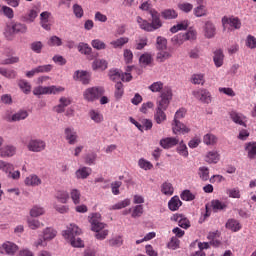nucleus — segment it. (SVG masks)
I'll return each instance as SVG.
<instances>
[{"label": "nucleus", "mask_w": 256, "mask_h": 256, "mask_svg": "<svg viewBox=\"0 0 256 256\" xmlns=\"http://www.w3.org/2000/svg\"><path fill=\"white\" fill-rule=\"evenodd\" d=\"M78 51L79 53H82V55H91L93 49L89 44L81 42L78 44Z\"/></svg>", "instance_id": "45"}, {"label": "nucleus", "mask_w": 256, "mask_h": 256, "mask_svg": "<svg viewBox=\"0 0 256 256\" xmlns=\"http://www.w3.org/2000/svg\"><path fill=\"white\" fill-rule=\"evenodd\" d=\"M109 78L116 83H120L119 81H126L128 83L133 79V76L129 72L123 73L119 69H112L109 71Z\"/></svg>", "instance_id": "5"}, {"label": "nucleus", "mask_w": 256, "mask_h": 256, "mask_svg": "<svg viewBox=\"0 0 256 256\" xmlns=\"http://www.w3.org/2000/svg\"><path fill=\"white\" fill-rule=\"evenodd\" d=\"M172 54L169 51H165V50H159V52L156 55V61L158 63H165V61H167V59H171Z\"/></svg>", "instance_id": "27"}, {"label": "nucleus", "mask_w": 256, "mask_h": 256, "mask_svg": "<svg viewBox=\"0 0 256 256\" xmlns=\"http://www.w3.org/2000/svg\"><path fill=\"white\" fill-rule=\"evenodd\" d=\"M0 75L6 77L7 79H15L17 77V72L12 69L0 68Z\"/></svg>", "instance_id": "42"}, {"label": "nucleus", "mask_w": 256, "mask_h": 256, "mask_svg": "<svg viewBox=\"0 0 256 256\" xmlns=\"http://www.w3.org/2000/svg\"><path fill=\"white\" fill-rule=\"evenodd\" d=\"M174 221H177L179 227L182 229H189L191 227V222L183 215H176L174 216Z\"/></svg>", "instance_id": "18"}, {"label": "nucleus", "mask_w": 256, "mask_h": 256, "mask_svg": "<svg viewBox=\"0 0 256 256\" xmlns=\"http://www.w3.org/2000/svg\"><path fill=\"white\" fill-rule=\"evenodd\" d=\"M127 43H129V38L121 37L117 40L110 42V45H112L114 49H121L124 45H127Z\"/></svg>", "instance_id": "34"}, {"label": "nucleus", "mask_w": 256, "mask_h": 256, "mask_svg": "<svg viewBox=\"0 0 256 256\" xmlns=\"http://www.w3.org/2000/svg\"><path fill=\"white\" fill-rule=\"evenodd\" d=\"M152 21L150 25H152V29L154 31H157V29H161L163 27V22H161V14L157 12L156 10H150L149 11Z\"/></svg>", "instance_id": "9"}, {"label": "nucleus", "mask_w": 256, "mask_h": 256, "mask_svg": "<svg viewBox=\"0 0 256 256\" xmlns=\"http://www.w3.org/2000/svg\"><path fill=\"white\" fill-rule=\"evenodd\" d=\"M29 117V113L25 110H20L17 113L13 114L9 121L17 122V121H23Z\"/></svg>", "instance_id": "24"}, {"label": "nucleus", "mask_w": 256, "mask_h": 256, "mask_svg": "<svg viewBox=\"0 0 256 256\" xmlns=\"http://www.w3.org/2000/svg\"><path fill=\"white\" fill-rule=\"evenodd\" d=\"M59 105L55 106V111L56 113H64L65 112V107H69L71 104V98L67 97H61L59 100Z\"/></svg>", "instance_id": "16"}, {"label": "nucleus", "mask_w": 256, "mask_h": 256, "mask_svg": "<svg viewBox=\"0 0 256 256\" xmlns=\"http://www.w3.org/2000/svg\"><path fill=\"white\" fill-rule=\"evenodd\" d=\"M223 51L217 50L214 52L213 61L216 67H223V59H224Z\"/></svg>", "instance_id": "33"}, {"label": "nucleus", "mask_w": 256, "mask_h": 256, "mask_svg": "<svg viewBox=\"0 0 256 256\" xmlns=\"http://www.w3.org/2000/svg\"><path fill=\"white\" fill-rule=\"evenodd\" d=\"M211 207L216 213L217 211H223V209H227V205L219 200H212Z\"/></svg>", "instance_id": "47"}, {"label": "nucleus", "mask_w": 256, "mask_h": 256, "mask_svg": "<svg viewBox=\"0 0 256 256\" xmlns=\"http://www.w3.org/2000/svg\"><path fill=\"white\" fill-rule=\"evenodd\" d=\"M181 205H183V202H181L179 196L172 197L168 202V208L170 209V211H178Z\"/></svg>", "instance_id": "20"}, {"label": "nucleus", "mask_w": 256, "mask_h": 256, "mask_svg": "<svg viewBox=\"0 0 256 256\" xmlns=\"http://www.w3.org/2000/svg\"><path fill=\"white\" fill-rule=\"evenodd\" d=\"M89 115L90 119L95 123H101L103 121V114L99 113V111L91 110Z\"/></svg>", "instance_id": "52"}, {"label": "nucleus", "mask_w": 256, "mask_h": 256, "mask_svg": "<svg viewBox=\"0 0 256 256\" xmlns=\"http://www.w3.org/2000/svg\"><path fill=\"white\" fill-rule=\"evenodd\" d=\"M193 96L196 99H199V101H201L202 103H211V92L207 89L193 91Z\"/></svg>", "instance_id": "8"}, {"label": "nucleus", "mask_w": 256, "mask_h": 256, "mask_svg": "<svg viewBox=\"0 0 256 256\" xmlns=\"http://www.w3.org/2000/svg\"><path fill=\"white\" fill-rule=\"evenodd\" d=\"M189 27V22L183 21L177 25H174L170 31L171 33H177V31H185Z\"/></svg>", "instance_id": "49"}, {"label": "nucleus", "mask_w": 256, "mask_h": 256, "mask_svg": "<svg viewBox=\"0 0 256 256\" xmlns=\"http://www.w3.org/2000/svg\"><path fill=\"white\" fill-rule=\"evenodd\" d=\"M204 36L206 39H213L217 35V27L212 21H207L204 25Z\"/></svg>", "instance_id": "11"}, {"label": "nucleus", "mask_w": 256, "mask_h": 256, "mask_svg": "<svg viewBox=\"0 0 256 256\" xmlns=\"http://www.w3.org/2000/svg\"><path fill=\"white\" fill-rule=\"evenodd\" d=\"M246 47L248 49H256V38L253 35H248L246 38Z\"/></svg>", "instance_id": "61"}, {"label": "nucleus", "mask_w": 256, "mask_h": 256, "mask_svg": "<svg viewBox=\"0 0 256 256\" xmlns=\"http://www.w3.org/2000/svg\"><path fill=\"white\" fill-rule=\"evenodd\" d=\"M161 192L163 193V195H168L169 197H171V195H173V193L175 192V188H173V184H171L170 182H164L161 185Z\"/></svg>", "instance_id": "32"}, {"label": "nucleus", "mask_w": 256, "mask_h": 256, "mask_svg": "<svg viewBox=\"0 0 256 256\" xmlns=\"http://www.w3.org/2000/svg\"><path fill=\"white\" fill-rule=\"evenodd\" d=\"M91 168L89 167H82L78 169L75 173L77 179H87L89 175H91Z\"/></svg>", "instance_id": "30"}, {"label": "nucleus", "mask_w": 256, "mask_h": 256, "mask_svg": "<svg viewBox=\"0 0 256 256\" xmlns=\"http://www.w3.org/2000/svg\"><path fill=\"white\" fill-rule=\"evenodd\" d=\"M184 35L185 41H195L197 39V31L190 29L187 31V33H182Z\"/></svg>", "instance_id": "55"}, {"label": "nucleus", "mask_w": 256, "mask_h": 256, "mask_svg": "<svg viewBox=\"0 0 256 256\" xmlns=\"http://www.w3.org/2000/svg\"><path fill=\"white\" fill-rule=\"evenodd\" d=\"M65 137L70 145H75V143H77V132L72 128L65 129Z\"/></svg>", "instance_id": "19"}, {"label": "nucleus", "mask_w": 256, "mask_h": 256, "mask_svg": "<svg viewBox=\"0 0 256 256\" xmlns=\"http://www.w3.org/2000/svg\"><path fill=\"white\" fill-rule=\"evenodd\" d=\"M191 83L193 85H205V74H193L191 76Z\"/></svg>", "instance_id": "37"}, {"label": "nucleus", "mask_w": 256, "mask_h": 256, "mask_svg": "<svg viewBox=\"0 0 256 256\" xmlns=\"http://www.w3.org/2000/svg\"><path fill=\"white\" fill-rule=\"evenodd\" d=\"M230 117L234 123L237 125H243L245 127V116H243V114L232 111L230 112Z\"/></svg>", "instance_id": "26"}, {"label": "nucleus", "mask_w": 256, "mask_h": 256, "mask_svg": "<svg viewBox=\"0 0 256 256\" xmlns=\"http://www.w3.org/2000/svg\"><path fill=\"white\" fill-rule=\"evenodd\" d=\"M27 225L29 229H32V231H37V229H41V227H45V224H43V222L35 218H28Z\"/></svg>", "instance_id": "22"}, {"label": "nucleus", "mask_w": 256, "mask_h": 256, "mask_svg": "<svg viewBox=\"0 0 256 256\" xmlns=\"http://www.w3.org/2000/svg\"><path fill=\"white\" fill-rule=\"evenodd\" d=\"M249 159H255L256 157V142H250L246 146Z\"/></svg>", "instance_id": "46"}, {"label": "nucleus", "mask_w": 256, "mask_h": 256, "mask_svg": "<svg viewBox=\"0 0 256 256\" xmlns=\"http://www.w3.org/2000/svg\"><path fill=\"white\" fill-rule=\"evenodd\" d=\"M217 141H219V138H217V136H215L214 134L208 133L203 136L204 145H208V146L217 145Z\"/></svg>", "instance_id": "25"}, {"label": "nucleus", "mask_w": 256, "mask_h": 256, "mask_svg": "<svg viewBox=\"0 0 256 256\" xmlns=\"http://www.w3.org/2000/svg\"><path fill=\"white\" fill-rule=\"evenodd\" d=\"M115 97L116 99H121L123 97V93H124V90H123V83L121 82H117L116 85H115Z\"/></svg>", "instance_id": "63"}, {"label": "nucleus", "mask_w": 256, "mask_h": 256, "mask_svg": "<svg viewBox=\"0 0 256 256\" xmlns=\"http://www.w3.org/2000/svg\"><path fill=\"white\" fill-rule=\"evenodd\" d=\"M42 233L46 241H53V239L57 237V230L51 227L45 228Z\"/></svg>", "instance_id": "23"}, {"label": "nucleus", "mask_w": 256, "mask_h": 256, "mask_svg": "<svg viewBox=\"0 0 256 256\" xmlns=\"http://www.w3.org/2000/svg\"><path fill=\"white\" fill-rule=\"evenodd\" d=\"M206 163H219V153L217 151H210L205 157Z\"/></svg>", "instance_id": "36"}, {"label": "nucleus", "mask_w": 256, "mask_h": 256, "mask_svg": "<svg viewBox=\"0 0 256 256\" xmlns=\"http://www.w3.org/2000/svg\"><path fill=\"white\" fill-rule=\"evenodd\" d=\"M179 14L175 9H165L161 12V17L166 20L177 19Z\"/></svg>", "instance_id": "29"}, {"label": "nucleus", "mask_w": 256, "mask_h": 256, "mask_svg": "<svg viewBox=\"0 0 256 256\" xmlns=\"http://www.w3.org/2000/svg\"><path fill=\"white\" fill-rule=\"evenodd\" d=\"M171 99H173V92H171V88H164L160 94V98L156 102V110L154 113V121L161 125V123H165L167 121V107H169V103H171Z\"/></svg>", "instance_id": "1"}, {"label": "nucleus", "mask_w": 256, "mask_h": 256, "mask_svg": "<svg viewBox=\"0 0 256 256\" xmlns=\"http://www.w3.org/2000/svg\"><path fill=\"white\" fill-rule=\"evenodd\" d=\"M181 199L182 201H194L195 194L191 193L189 190H184L181 193Z\"/></svg>", "instance_id": "62"}, {"label": "nucleus", "mask_w": 256, "mask_h": 256, "mask_svg": "<svg viewBox=\"0 0 256 256\" xmlns=\"http://www.w3.org/2000/svg\"><path fill=\"white\" fill-rule=\"evenodd\" d=\"M16 151L17 149L15 148V146H11V145L3 146L0 149V157H13Z\"/></svg>", "instance_id": "17"}, {"label": "nucleus", "mask_w": 256, "mask_h": 256, "mask_svg": "<svg viewBox=\"0 0 256 256\" xmlns=\"http://www.w3.org/2000/svg\"><path fill=\"white\" fill-rule=\"evenodd\" d=\"M19 251V246L11 241H6L0 245V253L2 255H15Z\"/></svg>", "instance_id": "7"}, {"label": "nucleus", "mask_w": 256, "mask_h": 256, "mask_svg": "<svg viewBox=\"0 0 256 256\" xmlns=\"http://www.w3.org/2000/svg\"><path fill=\"white\" fill-rule=\"evenodd\" d=\"M92 69L93 71H105V69H107V61L101 59L94 60L92 63Z\"/></svg>", "instance_id": "31"}, {"label": "nucleus", "mask_w": 256, "mask_h": 256, "mask_svg": "<svg viewBox=\"0 0 256 256\" xmlns=\"http://www.w3.org/2000/svg\"><path fill=\"white\" fill-rule=\"evenodd\" d=\"M37 15H39V12H37L35 9H31L27 14L22 17V19L23 21H27L28 23H33V21L37 19Z\"/></svg>", "instance_id": "38"}, {"label": "nucleus", "mask_w": 256, "mask_h": 256, "mask_svg": "<svg viewBox=\"0 0 256 256\" xmlns=\"http://www.w3.org/2000/svg\"><path fill=\"white\" fill-rule=\"evenodd\" d=\"M90 223L92 227V231H95L96 239L99 241H103V239H107V235H109V230L105 229V224L101 222V214L100 213H93L92 217L90 218Z\"/></svg>", "instance_id": "3"}, {"label": "nucleus", "mask_w": 256, "mask_h": 256, "mask_svg": "<svg viewBox=\"0 0 256 256\" xmlns=\"http://www.w3.org/2000/svg\"><path fill=\"white\" fill-rule=\"evenodd\" d=\"M41 215H45V208L35 205L30 209L31 217H41Z\"/></svg>", "instance_id": "39"}, {"label": "nucleus", "mask_w": 256, "mask_h": 256, "mask_svg": "<svg viewBox=\"0 0 256 256\" xmlns=\"http://www.w3.org/2000/svg\"><path fill=\"white\" fill-rule=\"evenodd\" d=\"M185 36L183 33L177 34L174 37H172V43L174 45H183L185 43Z\"/></svg>", "instance_id": "60"}, {"label": "nucleus", "mask_w": 256, "mask_h": 256, "mask_svg": "<svg viewBox=\"0 0 256 256\" xmlns=\"http://www.w3.org/2000/svg\"><path fill=\"white\" fill-rule=\"evenodd\" d=\"M24 183L28 187H39V185H41L43 181L41 180V178H39V176L32 174L26 177V179L24 180Z\"/></svg>", "instance_id": "15"}, {"label": "nucleus", "mask_w": 256, "mask_h": 256, "mask_svg": "<svg viewBox=\"0 0 256 256\" xmlns=\"http://www.w3.org/2000/svg\"><path fill=\"white\" fill-rule=\"evenodd\" d=\"M222 25L223 27H225V25H230L232 29H239L241 27V20L239 19V17H235V16H231V17L224 16L222 18Z\"/></svg>", "instance_id": "10"}, {"label": "nucleus", "mask_w": 256, "mask_h": 256, "mask_svg": "<svg viewBox=\"0 0 256 256\" xmlns=\"http://www.w3.org/2000/svg\"><path fill=\"white\" fill-rule=\"evenodd\" d=\"M194 15L196 17H205V15H207V9L205 6L200 5L194 9Z\"/></svg>", "instance_id": "64"}, {"label": "nucleus", "mask_w": 256, "mask_h": 256, "mask_svg": "<svg viewBox=\"0 0 256 256\" xmlns=\"http://www.w3.org/2000/svg\"><path fill=\"white\" fill-rule=\"evenodd\" d=\"M91 45L93 49H96L97 51H102L103 49H107V44H105V42H103L100 39L92 40Z\"/></svg>", "instance_id": "48"}, {"label": "nucleus", "mask_w": 256, "mask_h": 256, "mask_svg": "<svg viewBox=\"0 0 256 256\" xmlns=\"http://www.w3.org/2000/svg\"><path fill=\"white\" fill-rule=\"evenodd\" d=\"M226 229H229V231H232V233H237L243 229V226L241 223H239V220L236 219H228V221L225 224Z\"/></svg>", "instance_id": "13"}, {"label": "nucleus", "mask_w": 256, "mask_h": 256, "mask_svg": "<svg viewBox=\"0 0 256 256\" xmlns=\"http://www.w3.org/2000/svg\"><path fill=\"white\" fill-rule=\"evenodd\" d=\"M136 21H137L140 29H143V31H148V32L154 31L151 23H149L147 20H144L143 18H141V16H137Z\"/></svg>", "instance_id": "21"}, {"label": "nucleus", "mask_w": 256, "mask_h": 256, "mask_svg": "<svg viewBox=\"0 0 256 256\" xmlns=\"http://www.w3.org/2000/svg\"><path fill=\"white\" fill-rule=\"evenodd\" d=\"M172 131L175 135H177V133H181L182 135H185L189 133L191 129H189V127H187L185 124L181 123V121H173Z\"/></svg>", "instance_id": "12"}, {"label": "nucleus", "mask_w": 256, "mask_h": 256, "mask_svg": "<svg viewBox=\"0 0 256 256\" xmlns=\"http://www.w3.org/2000/svg\"><path fill=\"white\" fill-rule=\"evenodd\" d=\"M47 44L49 47H61L63 45V41L58 36H52L48 40Z\"/></svg>", "instance_id": "50"}, {"label": "nucleus", "mask_w": 256, "mask_h": 256, "mask_svg": "<svg viewBox=\"0 0 256 256\" xmlns=\"http://www.w3.org/2000/svg\"><path fill=\"white\" fill-rule=\"evenodd\" d=\"M198 176L201 181H209V168L201 166L198 168Z\"/></svg>", "instance_id": "41"}, {"label": "nucleus", "mask_w": 256, "mask_h": 256, "mask_svg": "<svg viewBox=\"0 0 256 256\" xmlns=\"http://www.w3.org/2000/svg\"><path fill=\"white\" fill-rule=\"evenodd\" d=\"M14 169H15V166H13V164L0 160V170L4 171V173H7L9 171H14Z\"/></svg>", "instance_id": "56"}, {"label": "nucleus", "mask_w": 256, "mask_h": 256, "mask_svg": "<svg viewBox=\"0 0 256 256\" xmlns=\"http://www.w3.org/2000/svg\"><path fill=\"white\" fill-rule=\"evenodd\" d=\"M138 165H139L140 169H144V171H149L153 167V164L151 162H149L143 158H141L138 161Z\"/></svg>", "instance_id": "58"}, {"label": "nucleus", "mask_w": 256, "mask_h": 256, "mask_svg": "<svg viewBox=\"0 0 256 256\" xmlns=\"http://www.w3.org/2000/svg\"><path fill=\"white\" fill-rule=\"evenodd\" d=\"M18 85L23 93H26V95H28V93H31V84H29V82H27L26 80H20Z\"/></svg>", "instance_id": "54"}, {"label": "nucleus", "mask_w": 256, "mask_h": 256, "mask_svg": "<svg viewBox=\"0 0 256 256\" xmlns=\"http://www.w3.org/2000/svg\"><path fill=\"white\" fill-rule=\"evenodd\" d=\"M74 79H79L83 85H89L90 78L85 71H76L74 74Z\"/></svg>", "instance_id": "28"}, {"label": "nucleus", "mask_w": 256, "mask_h": 256, "mask_svg": "<svg viewBox=\"0 0 256 256\" xmlns=\"http://www.w3.org/2000/svg\"><path fill=\"white\" fill-rule=\"evenodd\" d=\"M108 244L110 247H121V245H123V238L121 236H117L108 240Z\"/></svg>", "instance_id": "57"}, {"label": "nucleus", "mask_w": 256, "mask_h": 256, "mask_svg": "<svg viewBox=\"0 0 256 256\" xmlns=\"http://www.w3.org/2000/svg\"><path fill=\"white\" fill-rule=\"evenodd\" d=\"M160 145L163 149H171L172 147H175V145H179V139L175 137H167L160 140Z\"/></svg>", "instance_id": "14"}, {"label": "nucleus", "mask_w": 256, "mask_h": 256, "mask_svg": "<svg viewBox=\"0 0 256 256\" xmlns=\"http://www.w3.org/2000/svg\"><path fill=\"white\" fill-rule=\"evenodd\" d=\"M131 205L130 199H125L123 201H120L110 207V211H115L117 209H125V207H129Z\"/></svg>", "instance_id": "43"}, {"label": "nucleus", "mask_w": 256, "mask_h": 256, "mask_svg": "<svg viewBox=\"0 0 256 256\" xmlns=\"http://www.w3.org/2000/svg\"><path fill=\"white\" fill-rule=\"evenodd\" d=\"M70 197L74 205H79V203H81V191H79L78 189H72L70 191Z\"/></svg>", "instance_id": "44"}, {"label": "nucleus", "mask_w": 256, "mask_h": 256, "mask_svg": "<svg viewBox=\"0 0 256 256\" xmlns=\"http://www.w3.org/2000/svg\"><path fill=\"white\" fill-rule=\"evenodd\" d=\"M82 231L79 226L75 224H70L67 226V229L62 232V235L64 239L70 242V245L72 247H85V244L83 243V240L79 238V235H81Z\"/></svg>", "instance_id": "2"}, {"label": "nucleus", "mask_w": 256, "mask_h": 256, "mask_svg": "<svg viewBox=\"0 0 256 256\" xmlns=\"http://www.w3.org/2000/svg\"><path fill=\"white\" fill-rule=\"evenodd\" d=\"M13 33H27V26L21 23H15L12 26Z\"/></svg>", "instance_id": "53"}, {"label": "nucleus", "mask_w": 256, "mask_h": 256, "mask_svg": "<svg viewBox=\"0 0 256 256\" xmlns=\"http://www.w3.org/2000/svg\"><path fill=\"white\" fill-rule=\"evenodd\" d=\"M226 195L231 199H241V190L238 187L229 188L226 190Z\"/></svg>", "instance_id": "40"}, {"label": "nucleus", "mask_w": 256, "mask_h": 256, "mask_svg": "<svg viewBox=\"0 0 256 256\" xmlns=\"http://www.w3.org/2000/svg\"><path fill=\"white\" fill-rule=\"evenodd\" d=\"M149 89L150 91H152V93H160V91H163V82H154L152 85L149 86Z\"/></svg>", "instance_id": "59"}, {"label": "nucleus", "mask_w": 256, "mask_h": 256, "mask_svg": "<svg viewBox=\"0 0 256 256\" xmlns=\"http://www.w3.org/2000/svg\"><path fill=\"white\" fill-rule=\"evenodd\" d=\"M57 201H59L60 203H67V201H69V192L65 191V190H59L56 192L55 195Z\"/></svg>", "instance_id": "35"}, {"label": "nucleus", "mask_w": 256, "mask_h": 256, "mask_svg": "<svg viewBox=\"0 0 256 256\" xmlns=\"http://www.w3.org/2000/svg\"><path fill=\"white\" fill-rule=\"evenodd\" d=\"M104 94H105L104 87H91V88H87L83 92V97L85 101H88L89 103H93V101H97V99H100V97H103Z\"/></svg>", "instance_id": "4"}, {"label": "nucleus", "mask_w": 256, "mask_h": 256, "mask_svg": "<svg viewBox=\"0 0 256 256\" xmlns=\"http://www.w3.org/2000/svg\"><path fill=\"white\" fill-rule=\"evenodd\" d=\"M156 49H158V51H163L167 49V39L158 36L156 40Z\"/></svg>", "instance_id": "51"}, {"label": "nucleus", "mask_w": 256, "mask_h": 256, "mask_svg": "<svg viewBox=\"0 0 256 256\" xmlns=\"http://www.w3.org/2000/svg\"><path fill=\"white\" fill-rule=\"evenodd\" d=\"M46 147L47 144L41 139H31L27 144L28 151L32 153H41V151H45Z\"/></svg>", "instance_id": "6"}]
</instances>
